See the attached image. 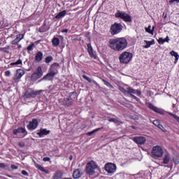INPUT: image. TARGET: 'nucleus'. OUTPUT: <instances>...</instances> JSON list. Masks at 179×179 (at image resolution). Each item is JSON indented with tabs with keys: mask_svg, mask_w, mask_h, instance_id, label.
Listing matches in <instances>:
<instances>
[{
	"mask_svg": "<svg viewBox=\"0 0 179 179\" xmlns=\"http://www.w3.org/2000/svg\"><path fill=\"white\" fill-rule=\"evenodd\" d=\"M109 47L113 51H124L128 47V41L124 37L110 39Z\"/></svg>",
	"mask_w": 179,
	"mask_h": 179,
	"instance_id": "1",
	"label": "nucleus"
},
{
	"mask_svg": "<svg viewBox=\"0 0 179 179\" xmlns=\"http://www.w3.org/2000/svg\"><path fill=\"white\" fill-rule=\"evenodd\" d=\"M132 53L123 52L119 57V61L121 64H129L132 61Z\"/></svg>",
	"mask_w": 179,
	"mask_h": 179,
	"instance_id": "2",
	"label": "nucleus"
},
{
	"mask_svg": "<svg viewBox=\"0 0 179 179\" xmlns=\"http://www.w3.org/2000/svg\"><path fill=\"white\" fill-rule=\"evenodd\" d=\"M99 171V166L96 165L94 161H90L87 164L86 166V173L90 174V176H93L96 171Z\"/></svg>",
	"mask_w": 179,
	"mask_h": 179,
	"instance_id": "3",
	"label": "nucleus"
},
{
	"mask_svg": "<svg viewBox=\"0 0 179 179\" xmlns=\"http://www.w3.org/2000/svg\"><path fill=\"white\" fill-rule=\"evenodd\" d=\"M115 17H118L119 19H122V20H124V22L128 23H131V22H132V17L124 11H117L115 13Z\"/></svg>",
	"mask_w": 179,
	"mask_h": 179,
	"instance_id": "4",
	"label": "nucleus"
},
{
	"mask_svg": "<svg viewBox=\"0 0 179 179\" xmlns=\"http://www.w3.org/2000/svg\"><path fill=\"white\" fill-rule=\"evenodd\" d=\"M104 170L108 174V176H113L117 171V165L114 163L108 162L104 166Z\"/></svg>",
	"mask_w": 179,
	"mask_h": 179,
	"instance_id": "5",
	"label": "nucleus"
},
{
	"mask_svg": "<svg viewBox=\"0 0 179 179\" xmlns=\"http://www.w3.org/2000/svg\"><path fill=\"white\" fill-rule=\"evenodd\" d=\"M122 31V24L120 23H115L110 27V34L113 36L121 33Z\"/></svg>",
	"mask_w": 179,
	"mask_h": 179,
	"instance_id": "6",
	"label": "nucleus"
},
{
	"mask_svg": "<svg viewBox=\"0 0 179 179\" xmlns=\"http://www.w3.org/2000/svg\"><path fill=\"white\" fill-rule=\"evenodd\" d=\"M152 155L153 157H162L163 156V148L160 145H156L152 148Z\"/></svg>",
	"mask_w": 179,
	"mask_h": 179,
	"instance_id": "7",
	"label": "nucleus"
},
{
	"mask_svg": "<svg viewBox=\"0 0 179 179\" xmlns=\"http://www.w3.org/2000/svg\"><path fill=\"white\" fill-rule=\"evenodd\" d=\"M40 93H41V91L34 92L33 90L29 89L24 93V99L34 98L38 96V94H40Z\"/></svg>",
	"mask_w": 179,
	"mask_h": 179,
	"instance_id": "8",
	"label": "nucleus"
},
{
	"mask_svg": "<svg viewBox=\"0 0 179 179\" xmlns=\"http://www.w3.org/2000/svg\"><path fill=\"white\" fill-rule=\"evenodd\" d=\"M43 76V69L41 66H38L37 71L34 72L31 76V80L36 81L38 79H40Z\"/></svg>",
	"mask_w": 179,
	"mask_h": 179,
	"instance_id": "9",
	"label": "nucleus"
},
{
	"mask_svg": "<svg viewBox=\"0 0 179 179\" xmlns=\"http://www.w3.org/2000/svg\"><path fill=\"white\" fill-rule=\"evenodd\" d=\"M37 127H38V121L36 119H33L27 125V128L29 131H34Z\"/></svg>",
	"mask_w": 179,
	"mask_h": 179,
	"instance_id": "10",
	"label": "nucleus"
},
{
	"mask_svg": "<svg viewBox=\"0 0 179 179\" xmlns=\"http://www.w3.org/2000/svg\"><path fill=\"white\" fill-rule=\"evenodd\" d=\"M134 94H137V96H141L142 92L140 90H134L131 87H127V96H134Z\"/></svg>",
	"mask_w": 179,
	"mask_h": 179,
	"instance_id": "11",
	"label": "nucleus"
},
{
	"mask_svg": "<svg viewBox=\"0 0 179 179\" xmlns=\"http://www.w3.org/2000/svg\"><path fill=\"white\" fill-rule=\"evenodd\" d=\"M133 141H134L137 145H145V143H146V138L143 136L134 137Z\"/></svg>",
	"mask_w": 179,
	"mask_h": 179,
	"instance_id": "12",
	"label": "nucleus"
},
{
	"mask_svg": "<svg viewBox=\"0 0 179 179\" xmlns=\"http://www.w3.org/2000/svg\"><path fill=\"white\" fill-rule=\"evenodd\" d=\"M58 69H59V64L58 63H54L51 65L49 72L57 75L58 73Z\"/></svg>",
	"mask_w": 179,
	"mask_h": 179,
	"instance_id": "13",
	"label": "nucleus"
},
{
	"mask_svg": "<svg viewBox=\"0 0 179 179\" xmlns=\"http://www.w3.org/2000/svg\"><path fill=\"white\" fill-rule=\"evenodd\" d=\"M55 78V74H53L51 71H49L48 74L43 77L39 82H43V80H52Z\"/></svg>",
	"mask_w": 179,
	"mask_h": 179,
	"instance_id": "14",
	"label": "nucleus"
},
{
	"mask_svg": "<svg viewBox=\"0 0 179 179\" xmlns=\"http://www.w3.org/2000/svg\"><path fill=\"white\" fill-rule=\"evenodd\" d=\"M148 108H150L152 111H155V113H157V114H161V115H163L164 114V113H163L162 109L156 107L155 106H154L152 103L148 104Z\"/></svg>",
	"mask_w": 179,
	"mask_h": 179,
	"instance_id": "15",
	"label": "nucleus"
},
{
	"mask_svg": "<svg viewBox=\"0 0 179 179\" xmlns=\"http://www.w3.org/2000/svg\"><path fill=\"white\" fill-rule=\"evenodd\" d=\"M24 37V35L22 34L17 35L16 38L13 41H12L11 44H13V45H16V44L20 43V41L23 40Z\"/></svg>",
	"mask_w": 179,
	"mask_h": 179,
	"instance_id": "16",
	"label": "nucleus"
},
{
	"mask_svg": "<svg viewBox=\"0 0 179 179\" xmlns=\"http://www.w3.org/2000/svg\"><path fill=\"white\" fill-rule=\"evenodd\" d=\"M51 131L47 130V129H41L39 131L37 132V135L39 136V138H43L45 135L50 134Z\"/></svg>",
	"mask_w": 179,
	"mask_h": 179,
	"instance_id": "17",
	"label": "nucleus"
},
{
	"mask_svg": "<svg viewBox=\"0 0 179 179\" xmlns=\"http://www.w3.org/2000/svg\"><path fill=\"white\" fill-rule=\"evenodd\" d=\"M152 124L155 126L157 127V128H159V129H162V131L163 132H167V129H166V128H164V127H163V125H162L160 124V121L158 120H154Z\"/></svg>",
	"mask_w": 179,
	"mask_h": 179,
	"instance_id": "18",
	"label": "nucleus"
},
{
	"mask_svg": "<svg viewBox=\"0 0 179 179\" xmlns=\"http://www.w3.org/2000/svg\"><path fill=\"white\" fill-rule=\"evenodd\" d=\"M23 75H24V71H23L22 69L17 70L16 74L14 76V80H19V79L22 78V76H23Z\"/></svg>",
	"mask_w": 179,
	"mask_h": 179,
	"instance_id": "19",
	"label": "nucleus"
},
{
	"mask_svg": "<svg viewBox=\"0 0 179 179\" xmlns=\"http://www.w3.org/2000/svg\"><path fill=\"white\" fill-rule=\"evenodd\" d=\"M73 177L75 179L80 178L82 177V172L79 169H76L73 173Z\"/></svg>",
	"mask_w": 179,
	"mask_h": 179,
	"instance_id": "20",
	"label": "nucleus"
},
{
	"mask_svg": "<svg viewBox=\"0 0 179 179\" xmlns=\"http://www.w3.org/2000/svg\"><path fill=\"white\" fill-rule=\"evenodd\" d=\"M35 59L36 62H40L43 59V52H38L35 56Z\"/></svg>",
	"mask_w": 179,
	"mask_h": 179,
	"instance_id": "21",
	"label": "nucleus"
},
{
	"mask_svg": "<svg viewBox=\"0 0 179 179\" xmlns=\"http://www.w3.org/2000/svg\"><path fill=\"white\" fill-rule=\"evenodd\" d=\"M63 103L65 106H72V104L73 103V101L71 98H65L64 99Z\"/></svg>",
	"mask_w": 179,
	"mask_h": 179,
	"instance_id": "22",
	"label": "nucleus"
},
{
	"mask_svg": "<svg viewBox=\"0 0 179 179\" xmlns=\"http://www.w3.org/2000/svg\"><path fill=\"white\" fill-rule=\"evenodd\" d=\"M24 132H26V129H24V128L23 127H20L13 130V134L15 135H17V134H24Z\"/></svg>",
	"mask_w": 179,
	"mask_h": 179,
	"instance_id": "23",
	"label": "nucleus"
},
{
	"mask_svg": "<svg viewBox=\"0 0 179 179\" xmlns=\"http://www.w3.org/2000/svg\"><path fill=\"white\" fill-rule=\"evenodd\" d=\"M144 43H145V45H144V48H150V45H153L155 44V40L152 41H144Z\"/></svg>",
	"mask_w": 179,
	"mask_h": 179,
	"instance_id": "24",
	"label": "nucleus"
},
{
	"mask_svg": "<svg viewBox=\"0 0 179 179\" xmlns=\"http://www.w3.org/2000/svg\"><path fill=\"white\" fill-rule=\"evenodd\" d=\"M87 51L91 57H94V53L93 52V48H92V45L90 43H87Z\"/></svg>",
	"mask_w": 179,
	"mask_h": 179,
	"instance_id": "25",
	"label": "nucleus"
},
{
	"mask_svg": "<svg viewBox=\"0 0 179 179\" xmlns=\"http://www.w3.org/2000/svg\"><path fill=\"white\" fill-rule=\"evenodd\" d=\"M66 15V10H63L60 13H58V15H57L55 16L56 19H61V17H64V16H65Z\"/></svg>",
	"mask_w": 179,
	"mask_h": 179,
	"instance_id": "26",
	"label": "nucleus"
},
{
	"mask_svg": "<svg viewBox=\"0 0 179 179\" xmlns=\"http://www.w3.org/2000/svg\"><path fill=\"white\" fill-rule=\"evenodd\" d=\"M170 162V156L168 155H164V157L163 159V164H169Z\"/></svg>",
	"mask_w": 179,
	"mask_h": 179,
	"instance_id": "27",
	"label": "nucleus"
},
{
	"mask_svg": "<svg viewBox=\"0 0 179 179\" xmlns=\"http://www.w3.org/2000/svg\"><path fill=\"white\" fill-rule=\"evenodd\" d=\"M101 129H103V127L101 128H97L92 131H90L87 134V135L88 136H92V135H93V134H96V132H99V131H101Z\"/></svg>",
	"mask_w": 179,
	"mask_h": 179,
	"instance_id": "28",
	"label": "nucleus"
},
{
	"mask_svg": "<svg viewBox=\"0 0 179 179\" xmlns=\"http://www.w3.org/2000/svg\"><path fill=\"white\" fill-rule=\"evenodd\" d=\"M52 43L55 47H57V45H59V38H53Z\"/></svg>",
	"mask_w": 179,
	"mask_h": 179,
	"instance_id": "29",
	"label": "nucleus"
},
{
	"mask_svg": "<svg viewBox=\"0 0 179 179\" xmlns=\"http://www.w3.org/2000/svg\"><path fill=\"white\" fill-rule=\"evenodd\" d=\"M170 54H171V55H172V57H175V58H176L175 62H177V61H178V58H179L178 53H177L176 52L173 50L170 52Z\"/></svg>",
	"mask_w": 179,
	"mask_h": 179,
	"instance_id": "30",
	"label": "nucleus"
},
{
	"mask_svg": "<svg viewBox=\"0 0 179 179\" xmlns=\"http://www.w3.org/2000/svg\"><path fill=\"white\" fill-rule=\"evenodd\" d=\"M61 177H62V174L61 173V172H57L55 173L51 179H60Z\"/></svg>",
	"mask_w": 179,
	"mask_h": 179,
	"instance_id": "31",
	"label": "nucleus"
},
{
	"mask_svg": "<svg viewBox=\"0 0 179 179\" xmlns=\"http://www.w3.org/2000/svg\"><path fill=\"white\" fill-rule=\"evenodd\" d=\"M173 162L175 164H179V154L173 156Z\"/></svg>",
	"mask_w": 179,
	"mask_h": 179,
	"instance_id": "32",
	"label": "nucleus"
},
{
	"mask_svg": "<svg viewBox=\"0 0 179 179\" xmlns=\"http://www.w3.org/2000/svg\"><path fill=\"white\" fill-rule=\"evenodd\" d=\"M152 26L149 25L148 27H145V31L150 34H153V30H151Z\"/></svg>",
	"mask_w": 179,
	"mask_h": 179,
	"instance_id": "33",
	"label": "nucleus"
},
{
	"mask_svg": "<svg viewBox=\"0 0 179 179\" xmlns=\"http://www.w3.org/2000/svg\"><path fill=\"white\" fill-rule=\"evenodd\" d=\"M38 169L41 171H43V173H45V174H48V171L44 169V168L43 166H41V165H38Z\"/></svg>",
	"mask_w": 179,
	"mask_h": 179,
	"instance_id": "34",
	"label": "nucleus"
},
{
	"mask_svg": "<svg viewBox=\"0 0 179 179\" xmlns=\"http://www.w3.org/2000/svg\"><path fill=\"white\" fill-rule=\"evenodd\" d=\"M120 92H122V93H124V94H125L126 96H128V88L125 90L124 87H120Z\"/></svg>",
	"mask_w": 179,
	"mask_h": 179,
	"instance_id": "35",
	"label": "nucleus"
},
{
	"mask_svg": "<svg viewBox=\"0 0 179 179\" xmlns=\"http://www.w3.org/2000/svg\"><path fill=\"white\" fill-rule=\"evenodd\" d=\"M22 59H20L15 62L10 63V65H12V66H13V65H22Z\"/></svg>",
	"mask_w": 179,
	"mask_h": 179,
	"instance_id": "36",
	"label": "nucleus"
},
{
	"mask_svg": "<svg viewBox=\"0 0 179 179\" xmlns=\"http://www.w3.org/2000/svg\"><path fill=\"white\" fill-rule=\"evenodd\" d=\"M109 122H114L115 124H120V121L117 120L116 118H110L109 119Z\"/></svg>",
	"mask_w": 179,
	"mask_h": 179,
	"instance_id": "37",
	"label": "nucleus"
},
{
	"mask_svg": "<svg viewBox=\"0 0 179 179\" xmlns=\"http://www.w3.org/2000/svg\"><path fill=\"white\" fill-rule=\"evenodd\" d=\"M168 114H169V115H171L172 117H173V118H175V120H176V121H178V122H179V117L177 116V115L176 114H173L171 113H168Z\"/></svg>",
	"mask_w": 179,
	"mask_h": 179,
	"instance_id": "38",
	"label": "nucleus"
},
{
	"mask_svg": "<svg viewBox=\"0 0 179 179\" xmlns=\"http://www.w3.org/2000/svg\"><path fill=\"white\" fill-rule=\"evenodd\" d=\"M46 64H50V62H51V61H52V57L51 56H48L45 58V59Z\"/></svg>",
	"mask_w": 179,
	"mask_h": 179,
	"instance_id": "39",
	"label": "nucleus"
},
{
	"mask_svg": "<svg viewBox=\"0 0 179 179\" xmlns=\"http://www.w3.org/2000/svg\"><path fill=\"white\" fill-rule=\"evenodd\" d=\"M103 82L104 85H106V86H107L108 87H113V86L111 85V84H110V83H108V81L103 80Z\"/></svg>",
	"mask_w": 179,
	"mask_h": 179,
	"instance_id": "40",
	"label": "nucleus"
},
{
	"mask_svg": "<svg viewBox=\"0 0 179 179\" xmlns=\"http://www.w3.org/2000/svg\"><path fill=\"white\" fill-rule=\"evenodd\" d=\"M83 78L85 79V80H87L89 83H92V79H90V78L87 77L86 75H83Z\"/></svg>",
	"mask_w": 179,
	"mask_h": 179,
	"instance_id": "41",
	"label": "nucleus"
},
{
	"mask_svg": "<svg viewBox=\"0 0 179 179\" xmlns=\"http://www.w3.org/2000/svg\"><path fill=\"white\" fill-rule=\"evenodd\" d=\"M33 47H34V43H31V44L27 47L28 51H31V50H33Z\"/></svg>",
	"mask_w": 179,
	"mask_h": 179,
	"instance_id": "42",
	"label": "nucleus"
},
{
	"mask_svg": "<svg viewBox=\"0 0 179 179\" xmlns=\"http://www.w3.org/2000/svg\"><path fill=\"white\" fill-rule=\"evenodd\" d=\"M158 43H159V44H164L165 41H164V39H163L162 38H159L158 39Z\"/></svg>",
	"mask_w": 179,
	"mask_h": 179,
	"instance_id": "43",
	"label": "nucleus"
},
{
	"mask_svg": "<svg viewBox=\"0 0 179 179\" xmlns=\"http://www.w3.org/2000/svg\"><path fill=\"white\" fill-rule=\"evenodd\" d=\"M174 2H176V3H179V0H171L169 1V5H173Z\"/></svg>",
	"mask_w": 179,
	"mask_h": 179,
	"instance_id": "44",
	"label": "nucleus"
},
{
	"mask_svg": "<svg viewBox=\"0 0 179 179\" xmlns=\"http://www.w3.org/2000/svg\"><path fill=\"white\" fill-rule=\"evenodd\" d=\"M21 174H22V176H25L26 177L29 176V173H27L26 171H22Z\"/></svg>",
	"mask_w": 179,
	"mask_h": 179,
	"instance_id": "45",
	"label": "nucleus"
},
{
	"mask_svg": "<svg viewBox=\"0 0 179 179\" xmlns=\"http://www.w3.org/2000/svg\"><path fill=\"white\" fill-rule=\"evenodd\" d=\"M19 146H20V148H24V146H25L24 142H23V141L20 142Z\"/></svg>",
	"mask_w": 179,
	"mask_h": 179,
	"instance_id": "46",
	"label": "nucleus"
},
{
	"mask_svg": "<svg viewBox=\"0 0 179 179\" xmlns=\"http://www.w3.org/2000/svg\"><path fill=\"white\" fill-rule=\"evenodd\" d=\"M11 169H12L13 170H17V169H19V167H18L17 166H16V165L12 164V165H11Z\"/></svg>",
	"mask_w": 179,
	"mask_h": 179,
	"instance_id": "47",
	"label": "nucleus"
},
{
	"mask_svg": "<svg viewBox=\"0 0 179 179\" xmlns=\"http://www.w3.org/2000/svg\"><path fill=\"white\" fill-rule=\"evenodd\" d=\"M131 97H132V99H134L136 100V101H139V98L136 97V96H135V95H131Z\"/></svg>",
	"mask_w": 179,
	"mask_h": 179,
	"instance_id": "48",
	"label": "nucleus"
},
{
	"mask_svg": "<svg viewBox=\"0 0 179 179\" xmlns=\"http://www.w3.org/2000/svg\"><path fill=\"white\" fill-rule=\"evenodd\" d=\"M51 159L48 157H45L43 158V162H50Z\"/></svg>",
	"mask_w": 179,
	"mask_h": 179,
	"instance_id": "49",
	"label": "nucleus"
},
{
	"mask_svg": "<svg viewBox=\"0 0 179 179\" xmlns=\"http://www.w3.org/2000/svg\"><path fill=\"white\" fill-rule=\"evenodd\" d=\"M6 167V165L3 163H0V169H5Z\"/></svg>",
	"mask_w": 179,
	"mask_h": 179,
	"instance_id": "50",
	"label": "nucleus"
},
{
	"mask_svg": "<svg viewBox=\"0 0 179 179\" xmlns=\"http://www.w3.org/2000/svg\"><path fill=\"white\" fill-rule=\"evenodd\" d=\"M5 75H6V76H10V71H6V72H5Z\"/></svg>",
	"mask_w": 179,
	"mask_h": 179,
	"instance_id": "51",
	"label": "nucleus"
},
{
	"mask_svg": "<svg viewBox=\"0 0 179 179\" xmlns=\"http://www.w3.org/2000/svg\"><path fill=\"white\" fill-rule=\"evenodd\" d=\"M165 43H169V41H170V38H169V36H166L165 39H164Z\"/></svg>",
	"mask_w": 179,
	"mask_h": 179,
	"instance_id": "52",
	"label": "nucleus"
},
{
	"mask_svg": "<svg viewBox=\"0 0 179 179\" xmlns=\"http://www.w3.org/2000/svg\"><path fill=\"white\" fill-rule=\"evenodd\" d=\"M62 33H68V29H63Z\"/></svg>",
	"mask_w": 179,
	"mask_h": 179,
	"instance_id": "53",
	"label": "nucleus"
},
{
	"mask_svg": "<svg viewBox=\"0 0 179 179\" xmlns=\"http://www.w3.org/2000/svg\"><path fill=\"white\" fill-rule=\"evenodd\" d=\"M134 120H138V116L135 115L134 116Z\"/></svg>",
	"mask_w": 179,
	"mask_h": 179,
	"instance_id": "54",
	"label": "nucleus"
},
{
	"mask_svg": "<svg viewBox=\"0 0 179 179\" xmlns=\"http://www.w3.org/2000/svg\"><path fill=\"white\" fill-rule=\"evenodd\" d=\"M73 159V157H72V155H71L70 160H72Z\"/></svg>",
	"mask_w": 179,
	"mask_h": 179,
	"instance_id": "55",
	"label": "nucleus"
},
{
	"mask_svg": "<svg viewBox=\"0 0 179 179\" xmlns=\"http://www.w3.org/2000/svg\"><path fill=\"white\" fill-rule=\"evenodd\" d=\"M131 128H133V129H135V126H132Z\"/></svg>",
	"mask_w": 179,
	"mask_h": 179,
	"instance_id": "56",
	"label": "nucleus"
},
{
	"mask_svg": "<svg viewBox=\"0 0 179 179\" xmlns=\"http://www.w3.org/2000/svg\"><path fill=\"white\" fill-rule=\"evenodd\" d=\"M8 177H9L10 178H12V176H8Z\"/></svg>",
	"mask_w": 179,
	"mask_h": 179,
	"instance_id": "57",
	"label": "nucleus"
},
{
	"mask_svg": "<svg viewBox=\"0 0 179 179\" xmlns=\"http://www.w3.org/2000/svg\"><path fill=\"white\" fill-rule=\"evenodd\" d=\"M94 83H95L96 85H97V83H96V81H94Z\"/></svg>",
	"mask_w": 179,
	"mask_h": 179,
	"instance_id": "58",
	"label": "nucleus"
},
{
	"mask_svg": "<svg viewBox=\"0 0 179 179\" xmlns=\"http://www.w3.org/2000/svg\"><path fill=\"white\" fill-rule=\"evenodd\" d=\"M152 30H155V27H152Z\"/></svg>",
	"mask_w": 179,
	"mask_h": 179,
	"instance_id": "59",
	"label": "nucleus"
},
{
	"mask_svg": "<svg viewBox=\"0 0 179 179\" xmlns=\"http://www.w3.org/2000/svg\"><path fill=\"white\" fill-rule=\"evenodd\" d=\"M20 47H22V45H19V48H20Z\"/></svg>",
	"mask_w": 179,
	"mask_h": 179,
	"instance_id": "60",
	"label": "nucleus"
},
{
	"mask_svg": "<svg viewBox=\"0 0 179 179\" xmlns=\"http://www.w3.org/2000/svg\"><path fill=\"white\" fill-rule=\"evenodd\" d=\"M1 50H5V48H1Z\"/></svg>",
	"mask_w": 179,
	"mask_h": 179,
	"instance_id": "61",
	"label": "nucleus"
},
{
	"mask_svg": "<svg viewBox=\"0 0 179 179\" xmlns=\"http://www.w3.org/2000/svg\"><path fill=\"white\" fill-rule=\"evenodd\" d=\"M1 44H2V43L0 42V45H1Z\"/></svg>",
	"mask_w": 179,
	"mask_h": 179,
	"instance_id": "62",
	"label": "nucleus"
},
{
	"mask_svg": "<svg viewBox=\"0 0 179 179\" xmlns=\"http://www.w3.org/2000/svg\"><path fill=\"white\" fill-rule=\"evenodd\" d=\"M54 87H57V86H54Z\"/></svg>",
	"mask_w": 179,
	"mask_h": 179,
	"instance_id": "63",
	"label": "nucleus"
}]
</instances>
